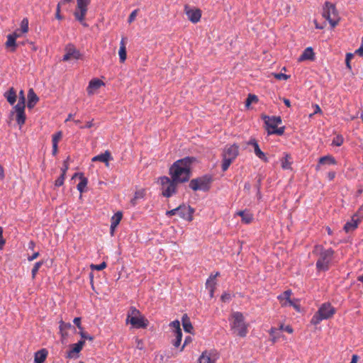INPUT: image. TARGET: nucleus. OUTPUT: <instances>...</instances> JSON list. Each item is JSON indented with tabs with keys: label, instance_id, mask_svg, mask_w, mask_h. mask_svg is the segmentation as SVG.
Returning a JSON list of instances; mask_svg holds the SVG:
<instances>
[{
	"label": "nucleus",
	"instance_id": "obj_24",
	"mask_svg": "<svg viewBox=\"0 0 363 363\" xmlns=\"http://www.w3.org/2000/svg\"><path fill=\"white\" fill-rule=\"evenodd\" d=\"M336 160L331 155H327L322 157L319 159L318 164L316 167V170L320 169V165L321 164H336Z\"/></svg>",
	"mask_w": 363,
	"mask_h": 363
},
{
	"label": "nucleus",
	"instance_id": "obj_5",
	"mask_svg": "<svg viewBox=\"0 0 363 363\" xmlns=\"http://www.w3.org/2000/svg\"><path fill=\"white\" fill-rule=\"evenodd\" d=\"M335 313V308L329 303H324L320 306L318 311L312 317L311 323L314 325H317L322 320L332 318Z\"/></svg>",
	"mask_w": 363,
	"mask_h": 363
},
{
	"label": "nucleus",
	"instance_id": "obj_19",
	"mask_svg": "<svg viewBox=\"0 0 363 363\" xmlns=\"http://www.w3.org/2000/svg\"><path fill=\"white\" fill-rule=\"evenodd\" d=\"M104 85V82L99 79H91L89 82V86L86 89L88 94H89V95L93 94L95 92V91H96L97 89H99L101 86H102Z\"/></svg>",
	"mask_w": 363,
	"mask_h": 363
},
{
	"label": "nucleus",
	"instance_id": "obj_25",
	"mask_svg": "<svg viewBox=\"0 0 363 363\" xmlns=\"http://www.w3.org/2000/svg\"><path fill=\"white\" fill-rule=\"evenodd\" d=\"M182 321L184 331L189 333H192L194 328L186 314L183 315Z\"/></svg>",
	"mask_w": 363,
	"mask_h": 363
},
{
	"label": "nucleus",
	"instance_id": "obj_59",
	"mask_svg": "<svg viewBox=\"0 0 363 363\" xmlns=\"http://www.w3.org/2000/svg\"><path fill=\"white\" fill-rule=\"evenodd\" d=\"M279 330H285L286 332H287L288 333H290V334L293 333V329H292V328H291V326H289V325H287V326H286V327H284V325H281L280 326Z\"/></svg>",
	"mask_w": 363,
	"mask_h": 363
},
{
	"label": "nucleus",
	"instance_id": "obj_51",
	"mask_svg": "<svg viewBox=\"0 0 363 363\" xmlns=\"http://www.w3.org/2000/svg\"><path fill=\"white\" fill-rule=\"evenodd\" d=\"M353 217H356L361 222L363 219V205L358 209L357 213L353 216Z\"/></svg>",
	"mask_w": 363,
	"mask_h": 363
},
{
	"label": "nucleus",
	"instance_id": "obj_61",
	"mask_svg": "<svg viewBox=\"0 0 363 363\" xmlns=\"http://www.w3.org/2000/svg\"><path fill=\"white\" fill-rule=\"evenodd\" d=\"M40 254L38 252L33 253L32 255L28 257V260L29 262L33 261L39 257Z\"/></svg>",
	"mask_w": 363,
	"mask_h": 363
},
{
	"label": "nucleus",
	"instance_id": "obj_49",
	"mask_svg": "<svg viewBox=\"0 0 363 363\" xmlns=\"http://www.w3.org/2000/svg\"><path fill=\"white\" fill-rule=\"evenodd\" d=\"M91 269H96L98 271H101L106 267V263L105 262H103L99 264H96V265L92 264L91 266Z\"/></svg>",
	"mask_w": 363,
	"mask_h": 363
},
{
	"label": "nucleus",
	"instance_id": "obj_54",
	"mask_svg": "<svg viewBox=\"0 0 363 363\" xmlns=\"http://www.w3.org/2000/svg\"><path fill=\"white\" fill-rule=\"evenodd\" d=\"M138 14V9H135L134 11H133L131 12V13L130 14L129 17H128V23H131L132 22H133L136 18V16Z\"/></svg>",
	"mask_w": 363,
	"mask_h": 363
},
{
	"label": "nucleus",
	"instance_id": "obj_43",
	"mask_svg": "<svg viewBox=\"0 0 363 363\" xmlns=\"http://www.w3.org/2000/svg\"><path fill=\"white\" fill-rule=\"evenodd\" d=\"M25 101H26V99H25L24 91L23 90H21L19 92V99H18V104L15 106L25 107Z\"/></svg>",
	"mask_w": 363,
	"mask_h": 363
},
{
	"label": "nucleus",
	"instance_id": "obj_15",
	"mask_svg": "<svg viewBox=\"0 0 363 363\" xmlns=\"http://www.w3.org/2000/svg\"><path fill=\"white\" fill-rule=\"evenodd\" d=\"M185 13L187 16L188 19L193 23H198L201 17V11L200 9H190L187 6H185Z\"/></svg>",
	"mask_w": 363,
	"mask_h": 363
},
{
	"label": "nucleus",
	"instance_id": "obj_22",
	"mask_svg": "<svg viewBox=\"0 0 363 363\" xmlns=\"http://www.w3.org/2000/svg\"><path fill=\"white\" fill-rule=\"evenodd\" d=\"M119 59L121 62H124L127 58L126 55V40L123 38L120 42V48L118 50Z\"/></svg>",
	"mask_w": 363,
	"mask_h": 363
},
{
	"label": "nucleus",
	"instance_id": "obj_38",
	"mask_svg": "<svg viewBox=\"0 0 363 363\" xmlns=\"http://www.w3.org/2000/svg\"><path fill=\"white\" fill-rule=\"evenodd\" d=\"M44 264V261L41 260V261H39V262H37L32 270H31V274H32V279H34L36 277V274L39 270V269L43 266V264Z\"/></svg>",
	"mask_w": 363,
	"mask_h": 363
},
{
	"label": "nucleus",
	"instance_id": "obj_46",
	"mask_svg": "<svg viewBox=\"0 0 363 363\" xmlns=\"http://www.w3.org/2000/svg\"><path fill=\"white\" fill-rule=\"evenodd\" d=\"M343 138L341 135H337L333 138L332 145L340 146L343 143Z\"/></svg>",
	"mask_w": 363,
	"mask_h": 363
},
{
	"label": "nucleus",
	"instance_id": "obj_28",
	"mask_svg": "<svg viewBox=\"0 0 363 363\" xmlns=\"http://www.w3.org/2000/svg\"><path fill=\"white\" fill-rule=\"evenodd\" d=\"M84 343V340H80L77 343L72 345V349L69 351L67 357L71 358L72 357L73 353H79L82 350Z\"/></svg>",
	"mask_w": 363,
	"mask_h": 363
},
{
	"label": "nucleus",
	"instance_id": "obj_30",
	"mask_svg": "<svg viewBox=\"0 0 363 363\" xmlns=\"http://www.w3.org/2000/svg\"><path fill=\"white\" fill-rule=\"evenodd\" d=\"M314 57V52L311 48H307L304 50L303 52L299 57L300 61L306 60H313Z\"/></svg>",
	"mask_w": 363,
	"mask_h": 363
},
{
	"label": "nucleus",
	"instance_id": "obj_29",
	"mask_svg": "<svg viewBox=\"0 0 363 363\" xmlns=\"http://www.w3.org/2000/svg\"><path fill=\"white\" fill-rule=\"evenodd\" d=\"M4 97L11 105L14 104L16 101V93L15 89L13 87L10 88L8 91L4 93Z\"/></svg>",
	"mask_w": 363,
	"mask_h": 363
},
{
	"label": "nucleus",
	"instance_id": "obj_53",
	"mask_svg": "<svg viewBox=\"0 0 363 363\" xmlns=\"http://www.w3.org/2000/svg\"><path fill=\"white\" fill-rule=\"evenodd\" d=\"M62 5H63V4L61 2H59L57 4V8H56L55 18L58 20H62L63 18V17L60 15V9H61Z\"/></svg>",
	"mask_w": 363,
	"mask_h": 363
},
{
	"label": "nucleus",
	"instance_id": "obj_6",
	"mask_svg": "<svg viewBox=\"0 0 363 363\" xmlns=\"http://www.w3.org/2000/svg\"><path fill=\"white\" fill-rule=\"evenodd\" d=\"M159 182L163 196L169 198L177 193V186L179 183L174 179L164 176L159 178Z\"/></svg>",
	"mask_w": 363,
	"mask_h": 363
},
{
	"label": "nucleus",
	"instance_id": "obj_21",
	"mask_svg": "<svg viewBox=\"0 0 363 363\" xmlns=\"http://www.w3.org/2000/svg\"><path fill=\"white\" fill-rule=\"evenodd\" d=\"M39 101L38 96L34 92L33 89H30L28 92V108H33Z\"/></svg>",
	"mask_w": 363,
	"mask_h": 363
},
{
	"label": "nucleus",
	"instance_id": "obj_9",
	"mask_svg": "<svg viewBox=\"0 0 363 363\" xmlns=\"http://www.w3.org/2000/svg\"><path fill=\"white\" fill-rule=\"evenodd\" d=\"M264 118L269 135L276 134L278 135H282L284 134L285 129L284 126L277 128V126L282 122L280 116H265Z\"/></svg>",
	"mask_w": 363,
	"mask_h": 363
},
{
	"label": "nucleus",
	"instance_id": "obj_14",
	"mask_svg": "<svg viewBox=\"0 0 363 363\" xmlns=\"http://www.w3.org/2000/svg\"><path fill=\"white\" fill-rule=\"evenodd\" d=\"M126 323H130L136 328H145L148 325V320L140 315L136 318H129L126 320Z\"/></svg>",
	"mask_w": 363,
	"mask_h": 363
},
{
	"label": "nucleus",
	"instance_id": "obj_58",
	"mask_svg": "<svg viewBox=\"0 0 363 363\" xmlns=\"http://www.w3.org/2000/svg\"><path fill=\"white\" fill-rule=\"evenodd\" d=\"M5 242H6V240L3 238V228H2V227H0V250L2 249Z\"/></svg>",
	"mask_w": 363,
	"mask_h": 363
},
{
	"label": "nucleus",
	"instance_id": "obj_32",
	"mask_svg": "<svg viewBox=\"0 0 363 363\" xmlns=\"http://www.w3.org/2000/svg\"><path fill=\"white\" fill-rule=\"evenodd\" d=\"M220 276L219 272H216L215 274H211L206 282V289L216 288V277Z\"/></svg>",
	"mask_w": 363,
	"mask_h": 363
},
{
	"label": "nucleus",
	"instance_id": "obj_44",
	"mask_svg": "<svg viewBox=\"0 0 363 363\" xmlns=\"http://www.w3.org/2000/svg\"><path fill=\"white\" fill-rule=\"evenodd\" d=\"M21 30L23 33H26L28 31V18H25L21 21Z\"/></svg>",
	"mask_w": 363,
	"mask_h": 363
},
{
	"label": "nucleus",
	"instance_id": "obj_12",
	"mask_svg": "<svg viewBox=\"0 0 363 363\" xmlns=\"http://www.w3.org/2000/svg\"><path fill=\"white\" fill-rule=\"evenodd\" d=\"M81 57L80 52L73 45H68L65 48V54L63 56V61L70 60H78Z\"/></svg>",
	"mask_w": 363,
	"mask_h": 363
},
{
	"label": "nucleus",
	"instance_id": "obj_11",
	"mask_svg": "<svg viewBox=\"0 0 363 363\" xmlns=\"http://www.w3.org/2000/svg\"><path fill=\"white\" fill-rule=\"evenodd\" d=\"M218 354L216 350H205L198 359V363H216Z\"/></svg>",
	"mask_w": 363,
	"mask_h": 363
},
{
	"label": "nucleus",
	"instance_id": "obj_62",
	"mask_svg": "<svg viewBox=\"0 0 363 363\" xmlns=\"http://www.w3.org/2000/svg\"><path fill=\"white\" fill-rule=\"evenodd\" d=\"M231 298V296L229 294H224L221 296V300L223 302H228Z\"/></svg>",
	"mask_w": 363,
	"mask_h": 363
},
{
	"label": "nucleus",
	"instance_id": "obj_42",
	"mask_svg": "<svg viewBox=\"0 0 363 363\" xmlns=\"http://www.w3.org/2000/svg\"><path fill=\"white\" fill-rule=\"evenodd\" d=\"M182 332L175 334V340L172 341V344L175 347H178L182 342Z\"/></svg>",
	"mask_w": 363,
	"mask_h": 363
},
{
	"label": "nucleus",
	"instance_id": "obj_55",
	"mask_svg": "<svg viewBox=\"0 0 363 363\" xmlns=\"http://www.w3.org/2000/svg\"><path fill=\"white\" fill-rule=\"evenodd\" d=\"M68 160L69 157L63 162V167L62 168V174L65 175L67 169H69Z\"/></svg>",
	"mask_w": 363,
	"mask_h": 363
},
{
	"label": "nucleus",
	"instance_id": "obj_63",
	"mask_svg": "<svg viewBox=\"0 0 363 363\" xmlns=\"http://www.w3.org/2000/svg\"><path fill=\"white\" fill-rule=\"evenodd\" d=\"M74 323L77 326L79 329H82L81 327V318L79 317L74 318L73 320Z\"/></svg>",
	"mask_w": 363,
	"mask_h": 363
},
{
	"label": "nucleus",
	"instance_id": "obj_50",
	"mask_svg": "<svg viewBox=\"0 0 363 363\" xmlns=\"http://www.w3.org/2000/svg\"><path fill=\"white\" fill-rule=\"evenodd\" d=\"M354 55L352 53H347L345 58L346 66L348 69H351L350 60L353 58Z\"/></svg>",
	"mask_w": 363,
	"mask_h": 363
},
{
	"label": "nucleus",
	"instance_id": "obj_40",
	"mask_svg": "<svg viewBox=\"0 0 363 363\" xmlns=\"http://www.w3.org/2000/svg\"><path fill=\"white\" fill-rule=\"evenodd\" d=\"M169 326L174 331L175 334L178 333L179 332H182V329L180 328V322L177 320L171 322Z\"/></svg>",
	"mask_w": 363,
	"mask_h": 363
},
{
	"label": "nucleus",
	"instance_id": "obj_48",
	"mask_svg": "<svg viewBox=\"0 0 363 363\" xmlns=\"http://www.w3.org/2000/svg\"><path fill=\"white\" fill-rule=\"evenodd\" d=\"M65 175L62 174L55 180V185L56 186H61L64 184Z\"/></svg>",
	"mask_w": 363,
	"mask_h": 363
},
{
	"label": "nucleus",
	"instance_id": "obj_4",
	"mask_svg": "<svg viewBox=\"0 0 363 363\" xmlns=\"http://www.w3.org/2000/svg\"><path fill=\"white\" fill-rule=\"evenodd\" d=\"M72 1V0H61L60 2L65 4ZM90 2L91 0H77V6L73 13L75 19L84 27L88 26V24L85 22V16L87 13L88 6L90 4Z\"/></svg>",
	"mask_w": 363,
	"mask_h": 363
},
{
	"label": "nucleus",
	"instance_id": "obj_13",
	"mask_svg": "<svg viewBox=\"0 0 363 363\" xmlns=\"http://www.w3.org/2000/svg\"><path fill=\"white\" fill-rule=\"evenodd\" d=\"M194 211V208L190 206L183 204L179 206V215L182 218L188 221H191L194 218L193 214Z\"/></svg>",
	"mask_w": 363,
	"mask_h": 363
},
{
	"label": "nucleus",
	"instance_id": "obj_27",
	"mask_svg": "<svg viewBox=\"0 0 363 363\" xmlns=\"http://www.w3.org/2000/svg\"><path fill=\"white\" fill-rule=\"evenodd\" d=\"M48 356V351L45 349H42L35 354V363H44Z\"/></svg>",
	"mask_w": 363,
	"mask_h": 363
},
{
	"label": "nucleus",
	"instance_id": "obj_37",
	"mask_svg": "<svg viewBox=\"0 0 363 363\" xmlns=\"http://www.w3.org/2000/svg\"><path fill=\"white\" fill-rule=\"evenodd\" d=\"M140 315L141 314L139 310L136 309L135 307H131L128 313L126 320H128L129 318H136Z\"/></svg>",
	"mask_w": 363,
	"mask_h": 363
},
{
	"label": "nucleus",
	"instance_id": "obj_2",
	"mask_svg": "<svg viewBox=\"0 0 363 363\" xmlns=\"http://www.w3.org/2000/svg\"><path fill=\"white\" fill-rule=\"evenodd\" d=\"M230 329L233 334L245 337L248 333V325L245 321L244 315L242 313L236 311L232 313L229 318Z\"/></svg>",
	"mask_w": 363,
	"mask_h": 363
},
{
	"label": "nucleus",
	"instance_id": "obj_17",
	"mask_svg": "<svg viewBox=\"0 0 363 363\" xmlns=\"http://www.w3.org/2000/svg\"><path fill=\"white\" fill-rule=\"evenodd\" d=\"M16 111V121L20 128L25 123L26 116L25 113V107L14 106Z\"/></svg>",
	"mask_w": 363,
	"mask_h": 363
},
{
	"label": "nucleus",
	"instance_id": "obj_36",
	"mask_svg": "<svg viewBox=\"0 0 363 363\" xmlns=\"http://www.w3.org/2000/svg\"><path fill=\"white\" fill-rule=\"evenodd\" d=\"M87 183H88L87 179L82 175L80 177V182L77 184V190L80 193H83L84 191V189H85L86 185H87Z\"/></svg>",
	"mask_w": 363,
	"mask_h": 363
},
{
	"label": "nucleus",
	"instance_id": "obj_16",
	"mask_svg": "<svg viewBox=\"0 0 363 363\" xmlns=\"http://www.w3.org/2000/svg\"><path fill=\"white\" fill-rule=\"evenodd\" d=\"M247 145H252L254 147V152L259 159L264 161V162H268V158L266 157L265 154L260 150L259 146L255 138H251L247 142Z\"/></svg>",
	"mask_w": 363,
	"mask_h": 363
},
{
	"label": "nucleus",
	"instance_id": "obj_52",
	"mask_svg": "<svg viewBox=\"0 0 363 363\" xmlns=\"http://www.w3.org/2000/svg\"><path fill=\"white\" fill-rule=\"evenodd\" d=\"M274 77L278 79V80H286L289 78V75H286L285 74H283V73H276V74H274Z\"/></svg>",
	"mask_w": 363,
	"mask_h": 363
},
{
	"label": "nucleus",
	"instance_id": "obj_18",
	"mask_svg": "<svg viewBox=\"0 0 363 363\" xmlns=\"http://www.w3.org/2000/svg\"><path fill=\"white\" fill-rule=\"evenodd\" d=\"M291 294L292 291L291 290H286L278 296L277 298L279 299L281 306L286 307L289 304H292V300L291 299Z\"/></svg>",
	"mask_w": 363,
	"mask_h": 363
},
{
	"label": "nucleus",
	"instance_id": "obj_41",
	"mask_svg": "<svg viewBox=\"0 0 363 363\" xmlns=\"http://www.w3.org/2000/svg\"><path fill=\"white\" fill-rule=\"evenodd\" d=\"M258 101V98L256 95L255 94H249L247 99H246V101H245V106H250V105L252 103H257Z\"/></svg>",
	"mask_w": 363,
	"mask_h": 363
},
{
	"label": "nucleus",
	"instance_id": "obj_31",
	"mask_svg": "<svg viewBox=\"0 0 363 363\" xmlns=\"http://www.w3.org/2000/svg\"><path fill=\"white\" fill-rule=\"evenodd\" d=\"M291 157L288 153H284V157L281 160V167L284 169H290L291 168Z\"/></svg>",
	"mask_w": 363,
	"mask_h": 363
},
{
	"label": "nucleus",
	"instance_id": "obj_45",
	"mask_svg": "<svg viewBox=\"0 0 363 363\" xmlns=\"http://www.w3.org/2000/svg\"><path fill=\"white\" fill-rule=\"evenodd\" d=\"M62 138V133L61 131H58L55 134L52 136V143L58 144L59 141Z\"/></svg>",
	"mask_w": 363,
	"mask_h": 363
},
{
	"label": "nucleus",
	"instance_id": "obj_3",
	"mask_svg": "<svg viewBox=\"0 0 363 363\" xmlns=\"http://www.w3.org/2000/svg\"><path fill=\"white\" fill-rule=\"evenodd\" d=\"M313 252L318 256L316 262V268L318 271H327L332 262L334 251L331 249H323L321 246H316Z\"/></svg>",
	"mask_w": 363,
	"mask_h": 363
},
{
	"label": "nucleus",
	"instance_id": "obj_60",
	"mask_svg": "<svg viewBox=\"0 0 363 363\" xmlns=\"http://www.w3.org/2000/svg\"><path fill=\"white\" fill-rule=\"evenodd\" d=\"M191 340H192V339H191V337L190 336H187V337H186V338H185V340H184V345H182V347H181V349H180V351H181V352H182V351H183V350H184V347H185L186 345H187L189 342H191Z\"/></svg>",
	"mask_w": 363,
	"mask_h": 363
},
{
	"label": "nucleus",
	"instance_id": "obj_8",
	"mask_svg": "<svg viewBox=\"0 0 363 363\" xmlns=\"http://www.w3.org/2000/svg\"><path fill=\"white\" fill-rule=\"evenodd\" d=\"M322 15L323 18L328 21L333 28L335 27L338 24L340 17L335 4L329 1H326L323 8Z\"/></svg>",
	"mask_w": 363,
	"mask_h": 363
},
{
	"label": "nucleus",
	"instance_id": "obj_7",
	"mask_svg": "<svg viewBox=\"0 0 363 363\" xmlns=\"http://www.w3.org/2000/svg\"><path fill=\"white\" fill-rule=\"evenodd\" d=\"M239 154V147L236 145L226 146L223 152L222 170L225 172Z\"/></svg>",
	"mask_w": 363,
	"mask_h": 363
},
{
	"label": "nucleus",
	"instance_id": "obj_35",
	"mask_svg": "<svg viewBox=\"0 0 363 363\" xmlns=\"http://www.w3.org/2000/svg\"><path fill=\"white\" fill-rule=\"evenodd\" d=\"M145 191L144 189H140L136 191L134 195V197L131 199L130 203L133 206H135L137 203V201L138 199H143L145 196Z\"/></svg>",
	"mask_w": 363,
	"mask_h": 363
},
{
	"label": "nucleus",
	"instance_id": "obj_1",
	"mask_svg": "<svg viewBox=\"0 0 363 363\" xmlns=\"http://www.w3.org/2000/svg\"><path fill=\"white\" fill-rule=\"evenodd\" d=\"M193 158L186 157L178 160L169 168V175L178 183H184L191 177V165Z\"/></svg>",
	"mask_w": 363,
	"mask_h": 363
},
{
	"label": "nucleus",
	"instance_id": "obj_10",
	"mask_svg": "<svg viewBox=\"0 0 363 363\" xmlns=\"http://www.w3.org/2000/svg\"><path fill=\"white\" fill-rule=\"evenodd\" d=\"M212 178L211 176L205 175L201 177L194 179L189 183V187L194 191H206L210 189Z\"/></svg>",
	"mask_w": 363,
	"mask_h": 363
},
{
	"label": "nucleus",
	"instance_id": "obj_47",
	"mask_svg": "<svg viewBox=\"0 0 363 363\" xmlns=\"http://www.w3.org/2000/svg\"><path fill=\"white\" fill-rule=\"evenodd\" d=\"M72 327V325L70 323H65V322H63L62 320H61L60 322V330L62 333V335H63V331L67 329V328H71Z\"/></svg>",
	"mask_w": 363,
	"mask_h": 363
},
{
	"label": "nucleus",
	"instance_id": "obj_39",
	"mask_svg": "<svg viewBox=\"0 0 363 363\" xmlns=\"http://www.w3.org/2000/svg\"><path fill=\"white\" fill-rule=\"evenodd\" d=\"M269 335L272 337V341L275 342L279 338V329L272 328L269 330Z\"/></svg>",
	"mask_w": 363,
	"mask_h": 363
},
{
	"label": "nucleus",
	"instance_id": "obj_23",
	"mask_svg": "<svg viewBox=\"0 0 363 363\" xmlns=\"http://www.w3.org/2000/svg\"><path fill=\"white\" fill-rule=\"evenodd\" d=\"M359 223L360 221L358 220V218L352 216L351 220L345 223L344 230L347 233L353 231L358 227Z\"/></svg>",
	"mask_w": 363,
	"mask_h": 363
},
{
	"label": "nucleus",
	"instance_id": "obj_34",
	"mask_svg": "<svg viewBox=\"0 0 363 363\" xmlns=\"http://www.w3.org/2000/svg\"><path fill=\"white\" fill-rule=\"evenodd\" d=\"M16 39L11 35H7V40L5 43L6 48H10L11 52H14L16 49Z\"/></svg>",
	"mask_w": 363,
	"mask_h": 363
},
{
	"label": "nucleus",
	"instance_id": "obj_57",
	"mask_svg": "<svg viewBox=\"0 0 363 363\" xmlns=\"http://www.w3.org/2000/svg\"><path fill=\"white\" fill-rule=\"evenodd\" d=\"M135 342H136V347H137V349H138L140 350H143L144 346H143V340H140V339H138V337H136L135 338Z\"/></svg>",
	"mask_w": 363,
	"mask_h": 363
},
{
	"label": "nucleus",
	"instance_id": "obj_56",
	"mask_svg": "<svg viewBox=\"0 0 363 363\" xmlns=\"http://www.w3.org/2000/svg\"><path fill=\"white\" fill-rule=\"evenodd\" d=\"M179 206H178L177 208H174L172 210L167 211L166 212V215L167 216H172L175 215L176 213L179 214Z\"/></svg>",
	"mask_w": 363,
	"mask_h": 363
},
{
	"label": "nucleus",
	"instance_id": "obj_33",
	"mask_svg": "<svg viewBox=\"0 0 363 363\" xmlns=\"http://www.w3.org/2000/svg\"><path fill=\"white\" fill-rule=\"evenodd\" d=\"M237 214L242 218V222L246 224L250 223L253 219L252 215L245 211H238Z\"/></svg>",
	"mask_w": 363,
	"mask_h": 363
},
{
	"label": "nucleus",
	"instance_id": "obj_20",
	"mask_svg": "<svg viewBox=\"0 0 363 363\" xmlns=\"http://www.w3.org/2000/svg\"><path fill=\"white\" fill-rule=\"evenodd\" d=\"M113 157L111 155V152L108 150L105 151L104 153L98 155L92 158L93 162L99 161L105 163L107 167H109V161L112 160Z\"/></svg>",
	"mask_w": 363,
	"mask_h": 363
},
{
	"label": "nucleus",
	"instance_id": "obj_26",
	"mask_svg": "<svg viewBox=\"0 0 363 363\" xmlns=\"http://www.w3.org/2000/svg\"><path fill=\"white\" fill-rule=\"evenodd\" d=\"M122 213L118 211L112 217L111 220V230L113 232L115 228L118 226L122 219Z\"/></svg>",
	"mask_w": 363,
	"mask_h": 363
},
{
	"label": "nucleus",
	"instance_id": "obj_64",
	"mask_svg": "<svg viewBox=\"0 0 363 363\" xmlns=\"http://www.w3.org/2000/svg\"><path fill=\"white\" fill-rule=\"evenodd\" d=\"M357 55L363 57V44L356 50Z\"/></svg>",
	"mask_w": 363,
	"mask_h": 363
}]
</instances>
